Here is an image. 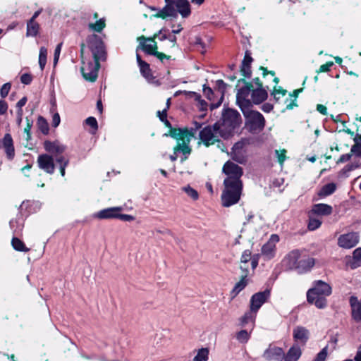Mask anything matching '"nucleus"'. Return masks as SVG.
I'll list each match as a JSON object with an SVG mask.
<instances>
[{
	"label": "nucleus",
	"instance_id": "79ce46f5",
	"mask_svg": "<svg viewBox=\"0 0 361 361\" xmlns=\"http://www.w3.org/2000/svg\"><path fill=\"white\" fill-rule=\"evenodd\" d=\"M287 91L284 89H283L281 87L279 86V87H276L275 86L274 87V90H273V94L274 96V98L278 100L280 99L281 96L283 97L286 95Z\"/></svg>",
	"mask_w": 361,
	"mask_h": 361
},
{
	"label": "nucleus",
	"instance_id": "72a5a7b5",
	"mask_svg": "<svg viewBox=\"0 0 361 361\" xmlns=\"http://www.w3.org/2000/svg\"><path fill=\"white\" fill-rule=\"evenodd\" d=\"M47 49L42 47L39 49V64L41 70L42 71L44 68V66L47 63Z\"/></svg>",
	"mask_w": 361,
	"mask_h": 361
},
{
	"label": "nucleus",
	"instance_id": "3c124183",
	"mask_svg": "<svg viewBox=\"0 0 361 361\" xmlns=\"http://www.w3.org/2000/svg\"><path fill=\"white\" fill-rule=\"evenodd\" d=\"M140 71L145 76H147L149 73V66L145 61L142 64L139 65Z\"/></svg>",
	"mask_w": 361,
	"mask_h": 361
},
{
	"label": "nucleus",
	"instance_id": "423d86ee",
	"mask_svg": "<svg viewBox=\"0 0 361 361\" xmlns=\"http://www.w3.org/2000/svg\"><path fill=\"white\" fill-rule=\"evenodd\" d=\"M243 111L245 117V125L250 132H259L264 128L265 121L262 114L252 110Z\"/></svg>",
	"mask_w": 361,
	"mask_h": 361
},
{
	"label": "nucleus",
	"instance_id": "a18cd8bd",
	"mask_svg": "<svg viewBox=\"0 0 361 361\" xmlns=\"http://www.w3.org/2000/svg\"><path fill=\"white\" fill-rule=\"evenodd\" d=\"M26 122H27V124H26V126L24 128V133H25V135H26V137H25L26 141H29L31 138L30 130H31L32 123V122L30 121L28 118H26Z\"/></svg>",
	"mask_w": 361,
	"mask_h": 361
},
{
	"label": "nucleus",
	"instance_id": "9b49d317",
	"mask_svg": "<svg viewBox=\"0 0 361 361\" xmlns=\"http://www.w3.org/2000/svg\"><path fill=\"white\" fill-rule=\"evenodd\" d=\"M100 68L99 63L91 62L81 67V73L85 80L90 82H94L98 76V71Z\"/></svg>",
	"mask_w": 361,
	"mask_h": 361
},
{
	"label": "nucleus",
	"instance_id": "f3484780",
	"mask_svg": "<svg viewBox=\"0 0 361 361\" xmlns=\"http://www.w3.org/2000/svg\"><path fill=\"white\" fill-rule=\"evenodd\" d=\"M121 207H109L102 209L94 214V217L99 219L118 218V212L122 211Z\"/></svg>",
	"mask_w": 361,
	"mask_h": 361
},
{
	"label": "nucleus",
	"instance_id": "2f4dec72",
	"mask_svg": "<svg viewBox=\"0 0 361 361\" xmlns=\"http://www.w3.org/2000/svg\"><path fill=\"white\" fill-rule=\"evenodd\" d=\"M209 358V350L203 348L198 350L197 354L193 358V361H207Z\"/></svg>",
	"mask_w": 361,
	"mask_h": 361
},
{
	"label": "nucleus",
	"instance_id": "c85d7f7f",
	"mask_svg": "<svg viewBox=\"0 0 361 361\" xmlns=\"http://www.w3.org/2000/svg\"><path fill=\"white\" fill-rule=\"evenodd\" d=\"M39 28V24L33 20H30L27 23V36H36Z\"/></svg>",
	"mask_w": 361,
	"mask_h": 361
},
{
	"label": "nucleus",
	"instance_id": "8fccbe9b",
	"mask_svg": "<svg viewBox=\"0 0 361 361\" xmlns=\"http://www.w3.org/2000/svg\"><path fill=\"white\" fill-rule=\"evenodd\" d=\"M3 144L4 148L13 146V140L10 134H6L4 140Z\"/></svg>",
	"mask_w": 361,
	"mask_h": 361
},
{
	"label": "nucleus",
	"instance_id": "1a4fd4ad",
	"mask_svg": "<svg viewBox=\"0 0 361 361\" xmlns=\"http://www.w3.org/2000/svg\"><path fill=\"white\" fill-rule=\"evenodd\" d=\"M94 63H99L100 60H105L106 51L103 42L94 37V40L90 44Z\"/></svg>",
	"mask_w": 361,
	"mask_h": 361
},
{
	"label": "nucleus",
	"instance_id": "6e6d98bb",
	"mask_svg": "<svg viewBox=\"0 0 361 361\" xmlns=\"http://www.w3.org/2000/svg\"><path fill=\"white\" fill-rule=\"evenodd\" d=\"M153 56H157L160 61H163L164 59H169L171 58V56L166 55L162 52H159L157 50L155 51V53L153 54Z\"/></svg>",
	"mask_w": 361,
	"mask_h": 361
},
{
	"label": "nucleus",
	"instance_id": "6e6552de",
	"mask_svg": "<svg viewBox=\"0 0 361 361\" xmlns=\"http://www.w3.org/2000/svg\"><path fill=\"white\" fill-rule=\"evenodd\" d=\"M161 30L154 35L152 37H146L144 35L137 38L139 45L137 49L140 48L142 51L149 55H153L157 49V44L155 38L161 35Z\"/></svg>",
	"mask_w": 361,
	"mask_h": 361
},
{
	"label": "nucleus",
	"instance_id": "c9c22d12",
	"mask_svg": "<svg viewBox=\"0 0 361 361\" xmlns=\"http://www.w3.org/2000/svg\"><path fill=\"white\" fill-rule=\"evenodd\" d=\"M361 266V248H357L353 252V267H357Z\"/></svg>",
	"mask_w": 361,
	"mask_h": 361
},
{
	"label": "nucleus",
	"instance_id": "f03ea898",
	"mask_svg": "<svg viewBox=\"0 0 361 361\" xmlns=\"http://www.w3.org/2000/svg\"><path fill=\"white\" fill-rule=\"evenodd\" d=\"M163 114L161 121L166 127L169 128L170 136L176 140V145L173 149L174 153L181 152L185 155L190 154L192 149L189 146V144L192 137H194V133L186 128L183 129L172 128L170 122L166 119V109H164Z\"/></svg>",
	"mask_w": 361,
	"mask_h": 361
},
{
	"label": "nucleus",
	"instance_id": "393cba45",
	"mask_svg": "<svg viewBox=\"0 0 361 361\" xmlns=\"http://www.w3.org/2000/svg\"><path fill=\"white\" fill-rule=\"evenodd\" d=\"M302 355V350L297 345H293L287 352L284 353L283 361H298Z\"/></svg>",
	"mask_w": 361,
	"mask_h": 361
},
{
	"label": "nucleus",
	"instance_id": "7ed1b4c3",
	"mask_svg": "<svg viewBox=\"0 0 361 361\" xmlns=\"http://www.w3.org/2000/svg\"><path fill=\"white\" fill-rule=\"evenodd\" d=\"M243 82L245 86L238 90L236 94V102L240 105H247L250 103L247 97L252 92V100L255 104H260L267 97V92L263 87H257L253 89V85L250 82L246 81L245 78H240L238 84Z\"/></svg>",
	"mask_w": 361,
	"mask_h": 361
},
{
	"label": "nucleus",
	"instance_id": "ea45409f",
	"mask_svg": "<svg viewBox=\"0 0 361 361\" xmlns=\"http://www.w3.org/2000/svg\"><path fill=\"white\" fill-rule=\"evenodd\" d=\"M276 157H277V160H278V162L279 163V164L281 166H282L285 161V160L286 159L287 157H286V150L283 149H279V150H276Z\"/></svg>",
	"mask_w": 361,
	"mask_h": 361
},
{
	"label": "nucleus",
	"instance_id": "e433bc0d",
	"mask_svg": "<svg viewBox=\"0 0 361 361\" xmlns=\"http://www.w3.org/2000/svg\"><path fill=\"white\" fill-rule=\"evenodd\" d=\"M321 224H322V221L320 219L314 218L310 214V221H309V224H308V228L310 231L316 230L321 226Z\"/></svg>",
	"mask_w": 361,
	"mask_h": 361
},
{
	"label": "nucleus",
	"instance_id": "5fc2aeb1",
	"mask_svg": "<svg viewBox=\"0 0 361 361\" xmlns=\"http://www.w3.org/2000/svg\"><path fill=\"white\" fill-rule=\"evenodd\" d=\"M61 45H62L61 43L59 44L56 46V49H55L54 56V66L56 65V63H57V62L59 61V55H60V53H61Z\"/></svg>",
	"mask_w": 361,
	"mask_h": 361
},
{
	"label": "nucleus",
	"instance_id": "a878e982",
	"mask_svg": "<svg viewBox=\"0 0 361 361\" xmlns=\"http://www.w3.org/2000/svg\"><path fill=\"white\" fill-rule=\"evenodd\" d=\"M301 259V253L298 250L290 252L286 258L288 262V266L290 269H296Z\"/></svg>",
	"mask_w": 361,
	"mask_h": 361
},
{
	"label": "nucleus",
	"instance_id": "49530a36",
	"mask_svg": "<svg viewBox=\"0 0 361 361\" xmlns=\"http://www.w3.org/2000/svg\"><path fill=\"white\" fill-rule=\"evenodd\" d=\"M11 87V84L10 82H7L3 85L0 90V94L3 98L6 97L8 95Z\"/></svg>",
	"mask_w": 361,
	"mask_h": 361
},
{
	"label": "nucleus",
	"instance_id": "0eeeda50",
	"mask_svg": "<svg viewBox=\"0 0 361 361\" xmlns=\"http://www.w3.org/2000/svg\"><path fill=\"white\" fill-rule=\"evenodd\" d=\"M223 122L220 124L221 128L227 135V137L231 135V132L238 127L240 123V115L239 113L233 109H226L222 116Z\"/></svg>",
	"mask_w": 361,
	"mask_h": 361
},
{
	"label": "nucleus",
	"instance_id": "dca6fc26",
	"mask_svg": "<svg viewBox=\"0 0 361 361\" xmlns=\"http://www.w3.org/2000/svg\"><path fill=\"white\" fill-rule=\"evenodd\" d=\"M264 357L269 360L283 361L284 352L279 347H269L265 350Z\"/></svg>",
	"mask_w": 361,
	"mask_h": 361
},
{
	"label": "nucleus",
	"instance_id": "cd10ccee",
	"mask_svg": "<svg viewBox=\"0 0 361 361\" xmlns=\"http://www.w3.org/2000/svg\"><path fill=\"white\" fill-rule=\"evenodd\" d=\"M314 265V260L313 258H302L295 269H298L299 272H303L310 270Z\"/></svg>",
	"mask_w": 361,
	"mask_h": 361
},
{
	"label": "nucleus",
	"instance_id": "39448f33",
	"mask_svg": "<svg viewBox=\"0 0 361 361\" xmlns=\"http://www.w3.org/2000/svg\"><path fill=\"white\" fill-rule=\"evenodd\" d=\"M219 137L227 138V135L223 132L220 124L214 123L213 126H208L203 128L199 133L200 142L206 147L219 143Z\"/></svg>",
	"mask_w": 361,
	"mask_h": 361
},
{
	"label": "nucleus",
	"instance_id": "c756f323",
	"mask_svg": "<svg viewBox=\"0 0 361 361\" xmlns=\"http://www.w3.org/2000/svg\"><path fill=\"white\" fill-rule=\"evenodd\" d=\"M336 186L334 183H331L325 185L320 190L318 195L319 196H328L331 195L336 190Z\"/></svg>",
	"mask_w": 361,
	"mask_h": 361
},
{
	"label": "nucleus",
	"instance_id": "603ef678",
	"mask_svg": "<svg viewBox=\"0 0 361 361\" xmlns=\"http://www.w3.org/2000/svg\"><path fill=\"white\" fill-rule=\"evenodd\" d=\"M85 122H86L87 125L91 126L94 130L97 129V128H98L97 121L94 117H92V116L88 117L85 120Z\"/></svg>",
	"mask_w": 361,
	"mask_h": 361
},
{
	"label": "nucleus",
	"instance_id": "13d9d810",
	"mask_svg": "<svg viewBox=\"0 0 361 361\" xmlns=\"http://www.w3.org/2000/svg\"><path fill=\"white\" fill-rule=\"evenodd\" d=\"M231 156L233 160L237 161L239 164H243L244 162V159L233 152H231Z\"/></svg>",
	"mask_w": 361,
	"mask_h": 361
},
{
	"label": "nucleus",
	"instance_id": "052dcab7",
	"mask_svg": "<svg viewBox=\"0 0 361 361\" xmlns=\"http://www.w3.org/2000/svg\"><path fill=\"white\" fill-rule=\"evenodd\" d=\"M8 109V104L4 100H0V114H4Z\"/></svg>",
	"mask_w": 361,
	"mask_h": 361
},
{
	"label": "nucleus",
	"instance_id": "58836bf2",
	"mask_svg": "<svg viewBox=\"0 0 361 361\" xmlns=\"http://www.w3.org/2000/svg\"><path fill=\"white\" fill-rule=\"evenodd\" d=\"M249 338L250 334L246 330H241L236 335L237 340L240 343H246Z\"/></svg>",
	"mask_w": 361,
	"mask_h": 361
},
{
	"label": "nucleus",
	"instance_id": "4be33fe9",
	"mask_svg": "<svg viewBox=\"0 0 361 361\" xmlns=\"http://www.w3.org/2000/svg\"><path fill=\"white\" fill-rule=\"evenodd\" d=\"M153 17L157 18L166 19L168 17L176 16V11L173 8V4L166 3V6L155 14L152 15Z\"/></svg>",
	"mask_w": 361,
	"mask_h": 361
},
{
	"label": "nucleus",
	"instance_id": "09e8293b",
	"mask_svg": "<svg viewBox=\"0 0 361 361\" xmlns=\"http://www.w3.org/2000/svg\"><path fill=\"white\" fill-rule=\"evenodd\" d=\"M203 93L208 99H213L214 92L212 90L210 87H207L205 85H203Z\"/></svg>",
	"mask_w": 361,
	"mask_h": 361
},
{
	"label": "nucleus",
	"instance_id": "6ab92c4d",
	"mask_svg": "<svg viewBox=\"0 0 361 361\" xmlns=\"http://www.w3.org/2000/svg\"><path fill=\"white\" fill-rule=\"evenodd\" d=\"M350 304L352 310V318L357 322L361 321V300L352 296L350 298Z\"/></svg>",
	"mask_w": 361,
	"mask_h": 361
},
{
	"label": "nucleus",
	"instance_id": "a211bd4d",
	"mask_svg": "<svg viewBox=\"0 0 361 361\" xmlns=\"http://www.w3.org/2000/svg\"><path fill=\"white\" fill-rule=\"evenodd\" d=\"M173 4L182 18H185L190 15L191 8L190 2L188 0H176L173 1Z\"/></svg>",
	"mask_w": 361,
	"mask_h": 361
},
{
	"label": "nucleus",
	"instance_id": "680f3d73",
	"mask_svg": "<svg viewBox=\"0 0 361 361\" xmlns=\"http://www.w3.org/2000/svg\"><path fill=\"white\" fill-rule=\"evenodd\" d=\"M351 152L358 156H361V145H355L351 148Z\"/></svg>",
	"mask_w": 361,
	"mask_h": 361
},
{
	"label": "nucleus",
	"instance_id": "4c0bfd02",
	"mask_svg": "<svg viewBox=\"0 0 361 361\" xmlns=\"http://www.w3.org/2000/svg\"><path fill=\"white\" fill-rule=\"evenodd\" d=\"M182 190L184 191L192 200H196L198 199V192L190 185L183 187Z\"/></svg>",
	"mask_w": 361,
	"mask_h": 361
},
{
	"label": "nucleus",
	"instance_id": "5701e85b",
	"mask_svg": "<svg viewBox=\"0 0 361 361\" xmlns=\"http://www.w3.org/2000/svg\"><path fill=\"white\" fill-rule=\"evenodd\" d=\"M293 336L295 341L305 344L309 338V331L305 327L297 326L293 330Z\"/></svg>",
	"mask_w": 361,
	"mask_h": 361
},
{
	"label": "nucleus",
	"instance_id": "f8f14e48",
	"mask_svg": "<svg viewBox=\"0 0 361 361\" xmlns=\"http://www.w3.org/2000/svg\"><path fill=\"white\" fill-rule=\"evenodd\" d=\"M270 296V291L266 290L254 294L250 299V311L256 313Z\"/></svg>",
	"mask_w": 361,
	"mask_h": 361
},
{
	"label": "nucleus",
	"instance_id": "de8ad7c7",
	"mask_svg": "<svg viewBox=\"0 0 361 361\" xmlns=\"http://www.w3.org/2000/svg\"><path fill=\"white\" fill-rule=\"evenodd\" d=\"M334 65L332 61H328L324 64L320 66L317 72L319 73H324L328 72L330 70V68Z\"/></svg>",
	"mask_w": 361,
	"mask_h": 361
},
{
	"label": "nucleus",
	"instance_id": "bb28decb",
	"mask_svg": "<svg viewBox=\"0 0 361 361\" xmlns=\"http://www.w3.org/2000/svg\"><path fill=\"white\" fill-rule=\"evenodd\" d=\"M302 92V89H296L289 94L290 99H286L285 103L286 104V109L291 110L294 107L298 106L297 99L300 92Z\"/></svg>",
	"mask_w": 361,
	"mask_h": 361
},
{
	"label": "nucleus",
	"instance_id": "f257e3e1",
	"mask_svg": "<svg viewBox=\"0 0 361 361\" xmlns=\"http://www.w3.org/2000/svg\"><path fill=\"white\" fill-rule=\"evenodd\" d=\"M222 172L226 176L224 180V189L221 195L222 205L228 207L240 200L243 182L241 177L243 174L242 167L228 160L222 167Z\"/></svg>",
	"mask_w": 361,
	"mask_h": 361
},
{
	"label": "nucleus",
	"instance_id": "412c9836",
	"mask_svg": "<svg viewBox=\"0 0 361 361\" xmlns=\"http://www.w3.org/2000/svg\"><path fill=\"white\" fill-rule=\"evenodd\" d=\"M332 207L326 204H316L312 206L311 215L327 216L332 213Z\"/></svg>",
	"mask_w": 361,
	"mask_h": 361
},
{
	"label": "nucleus",
	"instance_id": "aec40b11",
	"mask_svg": "<svg viewBox=\"0 0 361 361\" xmlns=\"http://www.w3.org/2000/svg\"><path fill=\"white\" fill-rule=\"evenodd\" d=\"M252 62V58L250 56L247 51L245 52V55L242 61L241 67H240V73L243 78H250L251 77V63Z\"/></svg>",
	"mask_w": 361,
	"mask_h": 361
},
{
	"label": "nucleus",
	"instance_id": "473e14b6",
	"mask_svg": "<svg viewBox=\"0 0 361 361\" xmlns=\"http://www.w3.org/2000/svg\"><path fill=\"white\" fill-rule=\"evenodd\" d=\"M11 243H12L13 247L16 250L20 251V252H27V251H29V249L25 247V245L23 243V242L21 241L18 238H13L12 239Z\"/></svg>",
	"mask_w": 361,
	"mask_h": 361
},
{
	"label": "nucleus",
	"instance_id": "a19ab883",
	"mask_svg": "<svg viewBox=\"0 0 361 361\" xmlns=\"http://www.w3.org/2000/svg\"><path fill=\"white\" fill-rule=\"evenodd\" d=\"M251 258V252L249 250H245L243 252V253L241 255L240 257V265H243V267H247L248 265L247 263L250 261Z\"/></svg>",
	"mask_w": 361,
	"mask_h": 361
},
{
	"label": "nucleus",
	"instance_id": "7c9ffc66",
	"mask_svg": "<svg viewBox=\"0 0 361 361\" xmlns=\"http://www.w3.org/2000/svg\"><path fill=\"white\" fill-rule=\"evenodd\" d=\"M37 123L39 129L43 134L47 135L49 133V125L47 120L44 117L39 116Z\"/></svg>",
	"mask_w": 361,
	"mask_h": 361
},
{
	"label": "nucleus",
	"instance_id": "864d4df0",
	"mask_svg": "<svg viewBox=\"0 0 361 361\" xmlns=\"http://www.w3.org/2000/svg\"><path fill=\"white\" fill-rule=\"evenodd\" d=\"M32 80V77L30 74L24 73L20 77V81L25 85H29Z\"/></svg>",
	"mask_w": 361,
	"mask_h": 361
},
{
	"label": "nucleus",
	"instance_id": "0e129e2a",
	"mask_svg": "<svg viewBox=\"0 0 361 361\" xmlns=\"http://www.w3.org/2000/svg\"><path fill=\"white\" fill-rule=\"evenodd\" d=\"M188 94L192 95L195 100L199 101L202 106L206 104L205 102L200 99L201 97H200V95L199 94H197L195 92H189Z\"/></svg>",
	"mask_w": 361,
	"mask_h": 361
},
{
	"label": "nucleus",
	"instance_id": "9d476101",
	"mask_svg": "<svg viewBox=\"0 0 361 361\" xmlns=\"http://www.w3.org/2000/svg\"><path fill=\"white\" fill-rule=\"evenodd\" d=\"M359 243V235L357 233H348L341 235L338 239V245L344 249H350Z\"/></svg>",
	"mask_w": 361,
	"mask_h": 361
},
{
	"label": "nucleus",
	"instance_id": "338daca9",
	"mask_svg": "<svg viewBox=\"0 0 361 361\" xmlns=\"http://www.w3.org/2000/svg\"><path fill=\"white\" fill-rule=\"evenodd\" d=\"M7 156L9 159H12L14 156V148L13 146L6 147L5 148Z\"/></svg>",
	"mask_w": 361,
	"mask_h": 361
},
{
	"label": "nucleus",
	"instance_id": "20e7f679",
	"mask_svg": "<svg viewBox=\"0 0 361 361\" xmlns=\"http://www.w3.org/2000/svg\"><path fill=\"white\" fill-rule=\"evenodd\" d=\"M331 287L322 281L314 282V286L307 293L309 303L314 304L317 308L323 309L326 306V297L331 295Z\"/></svg>",
	"mask_w": 361,
	"mask_h": 361
},
{
	"label": "nucleus",
	"instance_id": "774afa93",
	"mask_svg": "<svg viewBox=\"0 0 361 361\" xmlns=\"http://www.w3.org/2000/svg\"><path fill=\"white\" fill-rule=\"evenodd\" d=\"M27 102V97H24L22 99H20L16 104V106L18 109H22V107L25 105Z\"/></svg>",
	"mask_w": 361,
	"mask_h": 361
},
{
	"label": "nucleus",
	"instance_id": "e2e57ef3",
	"mask_svg": "<svg viewBox=\"0 0 361 361\" xmlns=\"http://www.w3.org/2000/svg\"><path fill=\"white\" fill-rule=\"evenodd\" d=\"M317 110L322 114V115H326L327 114V108L326 106L323 104H317Z\"/></svg>",
	"mask_w": 361,
	"mask_h": 361
},
{
	"label": "nucleus",
	"instance_id": "b1692460",
	"mask_svg": "<svg viewBox=\"0 0 361 361\" xmlns=\"http://www.w3.org/2000/svg\"><path fill=\"white\" fill-rule=\"evenodd\" d=\"M44 147L47 152L53 154H61L66 149L65 146L61 145L59 141L51 142L46 140L44 142Z\"/></svg>",
	"mask_w": 361,
	"mask_h": 361
},
{
	"label": "nucleus",
	"instance_id": "f704fd0d",
	"mask_svg": "<svg viewBox=\"0 0 361 361\" xmlns=\"http://www.w3.org/2000/svg\"><path fill=\"white\" fill-rule=\"evenodd\" d=\"M106 26L105 21L103 19L97 20L94 23H90V29L100 32Z\"/></svg>",
	"mask_w": 361,
	"mask_h": 361
},
{
	"label": "nucleus",
	"instance_id": "bf43d9fd",
	"mask_svg": "<svg viewBox=\"0 0 361 361\" xmlns=\"http://www.w3.org/2000/svg\"><path fill=\"white\" fill-rule=\"evenodd\" d=\"M118 219H120L121 220L125 221H130L134 219L133 216L129 214H121L118 213Z\"/></svg>",
	"mask_w": 361,
	"mask_h": 361
},
{
	"label": "nucleus",
	"instance_id": "ddd939ff",
	"mask_svg": "<svg viewBox=\"0 0 361 361\" xmlns=\"http://www.w3.org/2000/svg\"><path fill=\"white\" fill-rule=\"evenodd\" d=\"M279 241L276 234H272L269 240L262 246V254L267 259L273 258L275 255L276 245Z\"/></svg>",
	"mask_w": 361,
	"mask_h": 361
},
{
	"label": "nucleus",
	"instance_id": "69168bd1",
	"mask_svg": "<svg viewBox=\"0 0 361 361\" xmlns=\"http://www.w3.org/2000/svg\"><path fill=\"white\" fill-rule=\"evenodd\" d=\"M169 45L166 46V48H173L176 45V37L173 36V37H169Z\"/></svg>",
	"mask_w": 361,
	"mask_h": 361
},
{
	"label": "nucleus",
	"instance_id": "4d7b16f0",
	"mask_svg": "<svg viewBox=\"0 0 361 361\" xmlns=\"http://www.w3.org/2000/svg\"><path fill=\"white\" fill-rule=\"evenodd\" d=\"M60 121H61V119H60L59 114L58 113L54 114L53 116V118H52L53 127L56 128L59 125Z\"/></svg>",
	"mask_w": 361,
	"mask_h": 361
},
{
	"label": "nucleus",
	"instance_id": "4468645a",
	"mask_svg": "<svg viewBox=\"0 0 361 361\" xmlns=\"http://www.w3.org/2000/svg\"><path fill=\"white\" fill-rule=\"evenodd\" d=\"M37 164L39 168L47 173L53 174L54 173L55 164L51 156L47 154L39 155L37 158Z\"/></svg>",
	"mask_w": 361,
	"mask_h": 361
},
{
	"label": "nucleus",
	"instance_id": "2eb2a0df",
	"mask_svg": "<svg viewBox=\"0 0 361 361\" xmlns=\"http://www.w3.org/2000/svg\"><path fill=\"white\" fill-rule=\"evenodd\" d=\"M240 269H241L240 280L235 284L231 291V295L233 298L235 297L242 290H243L245 288V286L247 284V277L249 273L247 267H243V265H240Z\"/></svg>",
	"mask_w": 361,
	"mask_h": 361
},
{
	"label": "nucleus",
	"instance_id": "c03bdc74",
	"mask_svg": "<svg viewBox=\"0 0 361 361\" xmlns=\"http://www.w3.org/2000/svg\"><path fill=\"white\" fill-rule=\"evenodd\" d=\"M253 312H247L241 318V323L243 325L248 323L249 322H254L255 316L252 314Z\"/></svg>",
	"mask_w": 361,
	"mask_h": 361
},
{
	"label": "nucleus",
	"instance_id": "37998d69",
	"mask_svg": "<svg viewBox=\"0 0 361 361\" xmlns=\"http://www.w3.org/2000/svg\"><path fill=\"white\" fill-rule=\"evenodd\" d=\"M328 355V348L324 347L316 356L313 361H325Z\"/></svg>",
	"mask_w": 361,
	"mask_h": 361
}]
</instances>
